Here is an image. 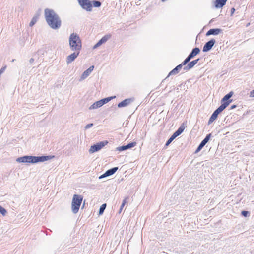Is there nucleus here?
<instances>
[{
	"label": "nucleus",
	"mask_w": 254,
	"mask_h": 254,
	"mask_svg": "<svg viewBox=\"0 0 254 254\" xmlns=\"http://www.w3.org/2000/svg\"><path fill=\"white\" fill-rule=\"evenodd\" d=\"M45 15L46 21L51 28L57 29L61 26V21L53 10L46 9Z\"/></svg>",
	"instance_id": "f257e3e1"
},
{
	"label": "nucleus",
	"mask_w": 254,
	"mask_h": 254,
	"mask_svg": "<svg viewBox=\"0 0 254 254\" xmlns=\"http://www.w3.org/2000/svg\"><path fill=\"white\" fill-rule=\"evenodd\" d=\"M54 156H46L41 157H35L31 156H25L23 157H19L16 159V161L22 163H37L38 162H43L49 159H52Z\"/></svg>",
	"instance_id": "f03ea898"
},
{
	"label": "nucleus",
	"mask_w": 254,
	"mask_h": 254,
	"mask_svg": "<svg viewBox=\"0 0 254 254\" xmlns=\"http://www.w3.org/2000/svg\"><path fill=\"white\" fill-rule=\"evenodd\" d=\"M80 6L87 11H91L93 6L95 7H99L101 3L98 1H91L90 0H77Z\"/></svg>",
	"instance_id": "7ed1b4c3"
},
{
	"label": "nucleus",
	"mask_w": 254,
	"mask_h": 254,
	"mask_svg": "<svg viewBox=\"0 0 254 254\" xmlns=\"http://www.w3.org/2000/svg\"><path fill=\"white\" fill-rule=\"evenodd\" d=\"M69 45L72 50L80 51L82 47V43L79 36L74 33L70 35L69 39Z\"/></svg>",
	"instance_id": "20e7f679"
},
{
	"label": "nucleus",
	"mask_w": 254,
	"mask_h": 254,
	"mask_svg": "<svg viewBox=\"0 0 254 254\" xmlns=\"http://www.w3.org/2000/svg\"><path fill=\"white\" fill-rule=\"evenodd\" d=\"M82 200L83 197L81 195L77 194L73 195L71 203V209L74 213H77L79 211Z\"/></svg>",
	"instance_id": "39448f33"
},
{
	"label": "nucleus",
	"mask_w": 254,
	"mask_h": 254,
	"mask_svg": "<svg viewBox=\"0 0 254 254\" xmlns=\"http://www.w3.org/2000/svg\"><path fill=\"white\" fill-rule=\"evenodd\" d=\"M231 103V101H228L224 103H222V104L219 106L218 108H217L212 114L211 117L210 118L208 121V125L212 123L217 118L218 115L219 113L223 111Z\"/></svg>",
	"instance_id": "423d86ee"
},
{
	"label": "nucleus",
	"mask_w": 254,
	"mask_h": 254,
	"mask_svg": "<svg viewBox=\"0 0 254 254\" xmlns=\"http://www.w3.org/2000/svg\"><path fill=\"white\" fill-rule=\"evenodd\" d=\"M108 143V142L107 141L100 142L91 146L89 151L90 153H93L95 152L98 151L102 148L104 146L106 145Z\"/></svg>",
	"instance_id": "0eeeda50"
},
{
	"label": "nucleus",
	"mask_w": 254,
	"mask_h": 254,
	"mask_svg": "<svg viewBox=\"0 0 254 254\" xmlns=\"http://www.w3.org/2000/svg\"><path fill=\"white\" fill-rule=\"evenodd\" d=\"M199 52L200 50L198 48L193 49L188 57L183 61V64H187L191 58L197 55Z\"/></svg>",
	"instance_id": "6e6552de"
},
{
	"label": "nucleus",
	"mask_w": 254,
	"mask_h": 254,
	"mask_svg": "<svg viewBox=\"0 0 254 254\" xmlns=\"http://www.w3.org/2000/svg\"><path fill=\"white\" fill-rule=\"evenodd\" d=\"M111 37V35L110 34H107L105 35L94 45L93 48L95 49L99 47L102 44L107 42Z\"/></svg>",
	"instance_id": "1a4fd4ad"
},
{
	"label": "nucleus",
	"mask_w": 254,
	"mask_h": 254,
	"mask_svg": "<svg viewBox=\"0 0 254 254\" xmlns=\"http://www.w3.org/2000/svg\"><path fill=\"white\" fill-rule=\"evenodd\" d=\"M80 51H75V52L67 56L66 58V62L67 64H69L73 62L79 55Z\"/></svg>",
	"instance_id": "9d476101"
},
{
	"label": "nucleus",
	"mask_w": 254,
	"mask_h": 254,
	"mask_svg": "<svg viewBox=\"0 0 254 254\" xmlns=\"http://www.w3.org/2000/svg\"><path fill=\"white\" fill-rule=\"evenodd\" d=\"M215 43V40L214 39H212L208 42H207L203 46V51L207 52L210 50L212 47L213 46Z\"/></svg>",
	"instance_id": "9b49d317"
},
{
	"label": "nucleus",
	"mask_w": 254,
	"mask_h": 254,
	"mask_svg": "<svg viewBox=\"0 0 254 254\" xmlns=\"http://www.w3.org/2000/svg\"><path fill=\"white\" fill-rule=\"evenodd\" d=\"M136 145V142H131L125 146H122L117 148V150L119 151H122L129 148L134 147Z\"/></svg>",
	"instance_id": "f8f14e48"
},
{
	"label": "nucleus",
	"mask_w": 254,
	"mask_h": 254,
	"mask_svg": "<svg viewBox=\"0 0 254 254\" xmlns=\"http://www.w3.org/2000/svg\"><path fill=\"white\" fill-rule=\"evenodd\" d=\"M118 169V167H114L111 169H109V170H107L104 174L101 175L99 178H104L105 177H107V176L112 175L113 174H114L117 171V170Z\"/></svg>",
	"instance_id": "ddd939ff"
},
{
	"label": "nucleus",
	"mask_w": 254,
	"mask_h": 254,
	"mask_svg": "<svg viewBox=\"0 0 254 254\" xmlns=\"http://www.w3.org/2000/svg\"><path fill=\"white\" fill-rule=\"evenodd\" d=\"M186 64H183V62L181 64H180L179 65H177L174 69H173L172 71H171L169 72L168 76H170V75H171L177 74L179 72V71L181 70V69L182 68V66L183 65H186Z\"/></svg>",
	"instance_id": "4468645a"
},
{
	"label": "nucleus",
	"mask_w": 254,
	"mask_h": 254,
	"mask_svg": "<svg viewBox=\"0 0 254 254\" xmlns=\"http://www.w3.org/2000/svg\"><path fill=\"white\" fill-rule=\"evenodd\" d=\"M227 0H215L214 2V6L216 8H222L225 5Z\"/></svg>",
	"instance_id": "2eb2a0df"
},
{
	"label": "nucleus",
	"mask_w": 254,
	"mask_h": 254,
	"mask_svg": "<svg viewBox=\"0 0 254 254\" xmlns=\"http://www.w3.org/2000/svg\"><path fill=\"white\" fill-rule=\"evenodd\" d=\"M132 102L131 99H126L123 101L119 103L118 105L119 108H122L126 107L128 105Z\"/></svg>",
	"instance_id": "dca6fc26"
},
{
	"label": "nucleus",
	"mask_w": 254,
	"mask_h": 254,
	"mask_svg": "<svg viewBox=\"0 0 254 254\" xmlns=\"http://www.w3.org/2000/svg\"><path fill=\"white\" fill-rule=\"evenodd\" d=\"M221 31L222 30L219 28L211 29L207 32L206 35L209 36L210 35H218L221 32Z\"/></svg>",
	"instance_id": "f3484780"
},
{
	"label": "nucleus",
	"mask_w": 254,
	"mask_h": 254,
	"mask_svg": "<svg viewBox=\"0 0 254 254\" xmlns=\"http://www.w3.org/2000/svg\"><path fill=\"white\" fill-rule=\"evenodd\" d=\"M94 66L93 65L91 66L88 69L85 70L82 74L81 78L82 79L86 78L93 71Z\"/></svg>",
	"instance_id": "a211bd4d"
},
{
	"label": "nucleus",
	"mask_w": 254,
	"mask_h": 254,
	"mask_svg": "<svg viewBox=\"0 0 254 254\" xmlns=\"http://www.w3.org/2000/svg\"><path fill=\"white\" fill-rule=\"evenodd\" d=\"M199 59L190 62L187 66L184 67V70H188L192 68L198 62Z\"/></svg>",
	"instance_id": "6ab92c4d"
},
{
	"label": "nucleus",
	"mask_w": 254,
	"mask_h": 254,
	"mask_svg": "<svg viewBox=\"0 0 254 254\" xmlns=\"http://www.w3.org/2000/svg\"><path fill=\"white\" fill-rule=\"evenodd\" d=\"M103 103L101 100L98 101L92 104L90 107L89 109H96L97 108L103 106Z\"/></svg>",
	"instance_id": "aec40b11"
},
{
	"label": "nucleus",
	"mask_w": 254,
	"mask_h": 254,
	"mask_svg": "<svg viewBox=\"0 0 254 254\" xmlns=\"http://www.w3.org/2000/svg\"><path fill=\"white\" fill-rule=\"evenodd\" d=\"M233 95V92L232 91L230 92L228 94L226 95L222 99L221 102L222 103L226 102L228 101H232L231 100H229Z\"/></svg>",
	"instance_id": "412c9836"
},
{
	"label": "nucleus",
	"mask_w": 254,
	"mask_h": 254,
	"mask_svg": "<svg viewBox=\"0 0 254 254\" xmlns=\"http://www.w3.org/2000/svg\"><path fill=\"white\" fill-rule=\"evenodd\" d=\"M185 128V126L184 125H182L178 129V130L174 132V133H175L177 135V136H178L183 132V131L184 130Z\"/></svg>",
	"instance_id": "4be33fe9"
},
{
	"label": "nucleus",
	"mask_w": 254,
	"mask_h": 254,
	"mask_svg": "<svg viewBox=\"0 0 254 254\" xmlns=\"http://www.w3.org/2000/svg\"><path fill=\"white\" fill-rule=\"evenodd\" d=\"M210 136V134H208L206 136V137L200 143V145H201V146H202V147H203L207 143V142L209 140Z\"/></svg>",
	"instance_id": "5701e85b"
},
{
	"label": "nucleus",
	"mask_w": 254,
	"mask_h": 254,
	"mask_svg": "<svg viewBox=\"0 0 254 254\" xmlns=\"http://www.w3.org/2000/svg\"><path fill=\"white\" fill-rule=\"evenodd\" d=\"M115 97H116V96H112V97H107V98L101 99V100L102 101V103H103V104L104 105V104L108 103L110 100H111L112 99L115 98Z\"/></svg>",
	"instance_id": "b1692460"
},
{
	"label": "nucleus",
	"mask_w": 254,
	"mask_h": 254,
	"mask_svg": "<svg viewBox=\"0 0 254 254\" xmlns=\"http://www.w3.org/2000/svg\"><path fill=\"white\" fill-rule=\"evenodd\" d=\"M38 16H35L32 18L31 21L30 22V23L29 24L30 26L32 27L35 24V23L36 22V21L38 19Z\"/></svg>",
	"instance_id": "393cba45"
},
{
	"label": "nucleus",
	"mask_w": 254,
	"mask_h": 254,
	"mask_svg": "<svg viewBox=\"0 0 254 254\" xmlns=\"http://www.w3.org/2000/svg\"><path fill=\"white\" fill-rule=\"evenodd\" d=\"M106 204H102L100 208V210H99V215H101L103 214L104 210L106 208Z\"/></svg>",
	"instance_id": "a878e982"
},
{
	"label": "nucleus",
	"mask_w": 254,
	"mask_h": 254,
	"mask_svg": "<svg viewBox=\"0 0 254 254\" xmlns=\"http://www.w3.org/2000/svg\"><path fill=\"white\" fill-rule=\"evenodd\" d=\"M0 212L3 215H5L6 213V210L0 205Z\"/></svg>",
	"instance_id": "bb28decb"
},
{
	"label": "nucleus",
	"mask_w": 254,
	"mask_h": 254,
	"mask_svg": "<svg viewBox=\"0 0 254 254\" xmlns=\"http://www.w3.org/2000/svg\"><path fill=\"white\" fill-rule=\"evenodd\" d=\"M127 198H126L124 200H123V202L121 206V207H120V212H121L122 210L123 209V208H124L125 204L127 202Z\"/></svg>",
	"instance_id": "cd10ccee"
},
{
	"label": "nucleus",
	"mask_w": 254,
	"mask_h": 254,
	"mask_svg": "<svg viewBox=\"0 0 254 254\" xmlns=\"http://www.w3.org/2000/svg\"><path fill=\"white\" fill-rule=\"evenodd\" d=\"M248 214H249V212L246 211H243L242 212V215H243L245 217H247Z\"/></svg>",
	"instance_id": "c85d7f7f"
},
{
	"label": "nucleus",
	"mask_w": 254,
	"mask_h": 254,
	"mask_svg": "<svg viewBox=\"0 0 254 254\" xmlns=\"http://www.w3.org/2000/svg\"><path fill=\"white\" fill-rule=\"evenodd\" d=\"M173 141V140L172 139V138H169L168 141H167L166 143V146H168L170 143L171 142Z\"/></svg>",
	"instance_id": "c756f323"
},
{
	"label": "nucleus",
	"mask_w": 254,
	"mask_h": 254,
	"mask_svg": "<svg viewBox=\"0 0 254 254\" xmlns=\"http://www.w3.org/2000/svg\"><path fill=\"white\" fill-rule=\"evenodd\" d=\"M202 146L199 144V145L198 146V148H197L196 150V152H199L202 148Z\"/></svg>",
	"instance_id": "7c9ffc66"
},
{
	"label": "nucleus",
	"mask_w": 254,
	"mask_h": 254,
	"mask_svg": "<svg viewBox=\"0 0 254 254\" xmlns=\"http://www.w3.org/2000/svg\"><path fill=\"white\" fill-rule=\"evenodd\" d=\"M93 126V124H89L85 126V128L88 129Z\"/></svg>",
	"instance_id": "2f4dec72"
},
{
	"label": "nucleus",
	"mask_w": 254,
	"mask_h": 254,
	"mask_svg": "<svg viewBox=\"0 0 254 254\" xmlns=\"http://www.w3.org/2000/svg\"><path fill=\"white\" fill-rule=\"evenodd\" d=\"M176 137H177V135L175 133H173V134L170 137V138L173 140Z\"/></svg>",
	"instance_id": "473e14b6"
},
{
	"label": "nucleus",
	"mask_w": 254,
	"mask_h": 254,
	"mask_svg": "<svg viewBox=\"0 0 254 254\" xmlns=\"http://www.w3.org/2000/svg\"><path fill=\"white\" fill-rule=\"evenodd\" d=\"M250 96L254 97V89L250 92Z\"/></svg>",
	"instance_id": "72a5a7b5"
},
{
	"label": "nucleus",
	"mask_w": 254,
	"mask_h": 254,
	"mask_svg": "<svg viewBox=\"0 0 254 254\" xmlns=\"http://www.w3.org/2000/svg\"><path fill=\"white\" fill-rule=\"evenodd\" d=\"M235 11V9L234 7L231 8V12L232 15L234 13Z\"/></svg>",
	"instance_id": "f704fd0d"
},
{
	"label": "nucleus",
	"mask_w": 254,
	"mask_h": 254,
	"mask_svg": "<svg viewBox=\"0 0 254 254\" xmlns=\"http://www.w3.org/2000/svg\"><path fill=\"white\" fill-rule=\"evenodd\" d=\"M235 107V106H233L232 107V108H234Z\"/></svg>",
	"instance_id": "c9c22d12"
}]
</instances>
